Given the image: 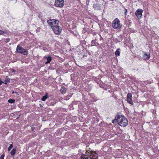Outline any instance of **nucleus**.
Here are the masks:
<instances>
[{"mask_svg": "<svg viewBox=\"0 0 159 159\" xmlns=\"http://www.w3.org/2000/svg\"><path fill=\"white\" fill-rule=\"evenodd\" d=\"M119 116L118 124L122 127L126 126L128 125V121L126 118L122 115H119Z\"/></svg>", "mask_w": 159, "mask_h": 159, "instance_id": "nucleus-1", "label": "nucleus"}, {"mask_svg": "<svg viewBox=\"0 0 159 159\" xmlns=\"http://www.w3.org/2000/svg\"><path fill=\"white\" fill-rule=\"evenodd\" d=\"M112 25L113 28L117 30H120L122 27V25L120 23V20L117 18L113 21Z\"/></svg>", "mask_w": 159, "mask_h": 159, "instance_id": "nucleus-2", "label": "nucleus"}, {"mask_svg": "<svg viewBox=\"0 0 159 159\" xmlns=\"http://www.w3.org/2000/svg\"><path fill=\"white\" fill-rule=\"evenodd\" d=\"M16 50L18 52L24 55H26L28 53L27 50L24 49L22 47L19 45L17 46Z\"/></svg>", "mask_w": 159, "mask_h": 159, "instance_id": "nucleus-3", "label": "nucleus"}, {"mask_svg": "<svg viewBox=\"0 0 159 159\" xmlns=\"http://www.w3.org/2000/svg\"><path fill=\"white\" fill-rule=\"evenodd\" d=\"M52 28L54 33L57 34H59L62 30L61 27L57 25L52 26Z\"/></svg>", "mask_w": 159, "mask_h": 159, "instance_id": "nucleus-4", "label": "nucleus"}, {"mask_svg": "<svg viewBox=\"0 0 159 159\" xmlns=\"http://www.w3.org/2000/svg\"><path fill=\"white\" fill-rule=\"evenodd\" d=\"M89 159H98V154L95 151H91L90 154H88Z\"/></svg>", "mask_w": 159, "mask_h": 159, "instance_id": "nucleus-5", "label": "nucleus"}, {"mask_svg": "<svg viewBox=\"0 0 159 159\" xmlns=\"http://www.w3.org/2000/svg\"><path fill=\"white\" fill-rule=\"evenodd\" d=\"M47 22L51 26L52 28V26H54H54L57 25L56 24L58 23L59 21L58 20L50 19L48 20Z\"/></svg>", "mask_w": 159, "mask_h": 159, "instance_id": "nucleus-6", "label": "nucleus"}, {"mask_svg": "<svg viewBox=\"0 0 159 159\" xmlns=\"http://www.w3.org/2000/svg\"><path fill=\"white\" fill-rule=\"evenodd\" d=\"M64 0H56L55 5L57 7H62L64 6Z\"/></svg>", "mask_w": 159, "mask_h": 159, "instance_id": "nucleus-7", "label": "nucleus"}, {"mask_svg": "<svg viewBox=\"0 0 159 159\" xmlns=\"http://www.w3.org/2000/svg\"><path fill=\"white\" fill-rule=\"evenodd\" d=\"M143 12L142 9H138L135 12V14L139 19H140L142 16V13Z\"/></svg>", "mask_w": 159, "mask_h": 159, "instance_id": "nucleus-8", "label": "nucleus"}, {"mask_svg": "<svg viewBox=\"0 0 159 159\" xmlns=\"http://www.w3.org/2000/svg\"><path fill=\"white\" fill-rule=\"evenodd\" d=\"M127 102L130 104L133 105L134 103L132 100V94L130 93H129L127 96Z\"/></svg>", "mask_w": 159, "mask_h": 159, "instance_id": "nucleus-9", "label": "nucleus"}, {"mask_svg": "<svg viewBox=\"0 0 159 159\" xmlns=\"http://www.w3.org/2000/svg\"><path fill=\"white\" fill-rule=\"evenodd\" d=\"M150 54L149 53L145 52L143 56V58L145 60H148L150 57Z\"/></svg>", "mask_w": 159, "mask_h": 159, "instance_id": "nucleus-10", "label": "nucleus"}, {"mask_svg": "<svg viewBox=\"0 0 159 159\" xmlns=\"http://www.w3.org/2000/svg\"><path fill=\"white\" fill-rule=\"evenodd\" d=\"M64 131V129L63 128H60L59 129H58L56 132V134L57 135H61L63 131Z\"/></svg>", "mask_w": 159, "mask_h": 159, "instance_id": "nucleus-11", "label": "nucleus"}, {"mask_svg": "<svg viewBox=\"0 0 159 159\" xmlns=\"http://www.w3.org/2000/svg\"><path fill=\"white\" fill-rule=\"evenodd\" d=\"M96 82L98 84H99L100 87L103 88L104 86V84L103 83L102 80H95Z\"/></svg>", "mask_w": 159, "mask_h": 159, "instance_id": "nucleus-12", "label": "nucleus"}, {"mask_svg": "<svg viewBox=\"0 0 159 159\" xmlns=\"http://www.w3.org/2000/svg\"><path fill=\"white\" fill-rule=\"evenodd\" d=\"M45 58L47 60V61L45 63V64L46 65L50 63L52 60V57L50 56L45 57Z\"/></svg>", "mask_w": 159, "mask_h": 159, "instance_id": "nucleus-13", "label": "nucleus"}, {"mask_svg": "<svg viewBox=\"0 0 159 159\" xmlns=\"http://www.w3.org/2000/svg\"><path fill=\"white\" fill-rule=\"evenodd\" d=\"M93 7L95 9L97 10L101 9V6L98 3L94 4L93 5Z\"/></svg>", "mask_w": 159, "mask_h": 159, "instance_id": "nucleus-14", "label": "nucleus"}, {"mask_svg": "<svg viewBox=\"0 0 159 159\" xmlns=\"http://www.w3.org/2000/svg\"><path fill=\"white\" fill-rule=\"evenodd\" d=\"M119 115L118 114L115 116V119L114 120H112V123H117L118 124V119H119Z\"/></svg>", "mask_w": 159, "mask_h": 159, "instance_id": "nucleus-15", "label": "nucleus"}, {"mask_svg": "<svg viewBox=\"0 0 159 159\" xmlns=\"http://www.w3.org/2000/svg\"><path fill=\"white\" fill-rule=\"evenodd\" d=\"M48 98V93H46L45 95L42 96L41 100L43 101H45L46 99Z\"/></svg>", "mask_w": 159, "mask_h": 159, "instance_id": "nucleus-16", "label": "nucleus"}, {"mask_svg": "<svg viewBox=\"0 0 159 159\" xmlns=\"http://www.w3.org/2000/svg\"><path fill=\"white\" fill-rule=\"evenodd\" d=\"M67 89L65 88L64 87H61V89L60 91L61 93L62 94H64L66 93V91Z\"/></svg>", "mask_w": 159, "mask_h": 159, "instance_id": "nucleus-17", "label": "nucleus"}, {"mask_svg": "<svg viewBox=\"0 0 159 159\" xmlns=\"http://www.w3.org/2000/svg\"><path fill=\"white\" fill-rule=\"evenodd\" d=\"M9 72L12 75L15 74V72H16V71L13 69H9Z\"/></svg>", "mask_w": 159, "mask_h": 159, "instance_id": "nucleus-18", "label": "nucleus"}, {"mask_svg": "<svg viewBox=\"0 0 159 159\" xmlns=\"http://www.w3.org/2000/svg\"><path fill=\"white\" fill-rule=\"evenodd\" d=\"M7 129V128H5V127H4V128H3V129H2V132H3V131H4V130L5 131V133L3 132V134L4 135H6L8 133V131Z\"/></svg>", "mask_w": 159, "mask_h": 159, "instance_id": "nucleus-19", "label": "nucleus"}, {"mask_svg": "<svg viewBox=\"0 0 159 159\" xmlns=\"http://www.w3.org/2000/svg\"><path fill=\"white\" fill-rule=\"evenodd\" d=\"M16 149L15 148H13L11 151L10 154L11 155L13 156L16 154Z\"/></svg>", "mask_w": 159, "mask_h": 159, "instance_id": "nucleus-20", "label": "nucleus"}, {"mask_svg": "<svg viewBox=\"0 0 159 159\" xmlns=\"http://www.w3.org/2000/svg\"><path fill=\"white\" fill-rule=\"evenodd\" d=\"M120 48H118L117 49V50L115 52V55L117 56H119L120 55Z\"/></svg>", "mask_w": 159, "mask_h": 159, "instance_id": "nucleus-21", "label": "nucleus"}, {"mask_svg": "<svg viewBox=\"0 0 159 159\" xmlns=\"http://www.w3.org/2000/svg\"><path fill=\"white\" fill-rule=\"evenodd\" d=\"M143 96L145 98H148V99H150L151 98V95L148 93H144Z\"/></svg>", "mask_w": 159, "mask_h": 159, "instance_id": "nucleus-22", "label": "nucleus"}, {"mask_svg": "<svg viewBox=\"0 0 159 159\" xmlns=\"http://www.w3.org/2000/svg\"><path fill=\"white\" fill-rule=\"evenodd\" d=\"M15 100L14 99L10 98L8 100V102L10 103H13L15 102Z\"/></svg>", "mask_w": 159, "mask_h": 159, "instance_id": "nucleus-23", "label": "nucleus"}, {"mask_svg": "<svg viewBox=\"0 0 159 159\" xmlns=\"http://www.w3.org/2000/svg\"><path fill=\"white\" fill-rule=\"evenodd\" d=\"M81 153H82V156L81 157L82 158H83L84 159L85 158L86 159H87V158L86 157L87 155V154H84V153L83 152H81Z\"/></svg>", "mask_w": 159, "mask_h": 159, "instance_id": "nucleus-24", "label": "nucleus"}, {"mask_svg": "<svg viewBox=\"0 0 159 159\" xmlns=\"http://www.w3.org/2000/svg\"><path fill=\"white\" fill-rule=\"evenodd\" d=\"M12 144L10 145L8 148V151H10L13 147V143L12 142Z\"/></svg>", "mask_w": 159, "mask_h": 159, "instance_id": "nucleus-25", "label": "nucleus"}, {"mask_svg": "<svg viewBox=\"0 0 159 159\" xmlns=\"http://www.w3.org/2000/svg\"><path fill=\"white\" fill-rule=\"evenodd\" d=\"M157 148H152V149L154 153H156L158 151Z\"/></svg>", "mask_w": 159, "mask_h": 159, "instance_id": "nucleus-26", "label": "nucleus"}, {"mask_svg": "<svg viewBox=\"0 0 159 159\" xmlns=\"http://www.w3.org/2000/svg\"><path fill=\"white\" fill-rule=\"evenodd\" d=\"M78 80H73L72 83L75 85L79 84V82H77Z\"/></svg>", "mask_w": 159, "mask_h": 159, "instance_id": "nucleus-27", "label": "nucleus"}, {"mask_svg": "<svg viewBox=\"0 0 159 159\" xmlns=\"http://www.w3.org/2000/svg\"><path fill=\"white\" fill-rule=\"evenodd\" d=\"M96 44V41L94 40H92L91 42V46H93L95 45Z\"/></svg>", "mask_w": 159, "mask_h": 159, "instance_id": "nucleus-28", "label": "nucleus"}, {"mask_svg": "<svg viewBox=\"0 0 159 159\" xmlns=\"http://www.w3.org/2000/svg\"><path fill=\"white\" fill-rule=\"evenodd\" d=\"M51 82L50 80H48V81L45 82V84L46 85H50Z\"/></svg>", "mask_w": 159, "mask_h": 159, "instance_id": "nucleus-29", "label": "nucleus"}, {"mask_svg": "<svg viewBox=\"0 0 159 159\" xmlns=\"http://www.w3.org/2000/svg\"><path fill=\"white\" fill-rule=\"evenodd\" d=\"M30 127H31V131L33 132H34V130L35 129V128L34 127L33 125H30Z\"/></svg>", "mask_w": 159, "mask_h": 159, "instance_id": "nucleus-30", "label": "nucleus"}, {"mask_svg": "<svg viewBox=\"0 0 159 159\" xmlns=\"http://www.w3.org/2000/svg\"><path fill=\"white\" fill-rule=\"evenodd\" d=\"M56 104L54 102H51L48 103V105L50 106H53Z\"/></svg>", "mask_w": 159, "mask_h": 159, "instance_id": "nucleus-31", "label": "nucleus"}, {"mask_svg": "<svg viewBox=\"0 0 159 159\" xmlns=\"http://www.w3.org/2000/svg\"><path fill=\"white\" fill-rule=\"evenodd\" d=\"M5 156V154L4 152L2 154V155L0 157V159H4V157Z\"/></svg>", "mask_w": 159, "mask_h": 159, "instance_id": "nucleus-32", "label": "nucleus"}, {"mask_svg": "<svg viewBox=\"0 0 159 159\" xmlns=\"http://www.w3.org/2000/svg\"><path fill=\"white\" fill-rule=\"evenodd\" d=\"M3 82V83L7 84L10 82V80H5V81Z\"/></svg>", "mask_w": 159, "mask_h": 159, "instance_id": "nucleus-33", "label": "nucleus"}, {"mask_svg": "<svg viewBox=\"0 0 159 159\" xmlns=\"http://www.w3.org/2000/svg\"><path fill=\"white\" fill-rule=\"evenodd\" d=\"M112 97H113L114 98H115V99H117V96L116 95H115L114 93H113L112 95Z\"/></svg>", "mask_w": 159, "mask_h": 159, "instance_id": "nucleus-34", "label": "nucleus"}, {"mask_svg": "<svg viewBox=\"0 0 159 159\" xmlns=\"http://www.w3.org/2000/svg\"><path fill=\"white\" fill-rule=\"evenodd\" d=\"M90 152H85V153L84 154H87V156H86V157H87V159H89V156H88L89 155L88 154H90Z\"/></svg>", "mask_w": 159, "mask_h": 159, "instance_id": "nucleus-35", "label": "nucleus"}, {"mask_svg": "<svg viewBox=\"0 0 159 159\" xmlns=\"http://www.w3.org/2000/svg\"><path fill=\"white\" fill-rule=\"evenodd\" d=\"M99 118H96L94 120V121L95 123H98L99 122Z\"/></svg>", "mask_w": 159, "mask_h": 159, "instance_id": "nucleus-36", "label": "nucleus"}, {"mask_svg": "<svg viewBox=\"0 0 159 159\" xmlns=\"http://www.w3.org/2000/svg\"><path fill=\"white\" fill-rule=\"evenodd\" d=\"M127 14V9L126 8H125V12L124 14L125 16H126Z\"/></svg>", "mask_w": 159, "mask_h": 159, "instance_id": "nucleus-37", "label": "nucleus"}, {"mask_svg": "<svg viewBox=\"0 0 159 159\" xmlns=\"http://www.w3.org/2000/svg\"><path fill=\"white\" fill-rule=\"evenodd\" d=\"M36 135H37L36 134L34 133L31 134V137L34 138V137H36Z\"/></svg>", "mask_w": 159, "mask_h": 159, "instance_id": "nucleus-38", "label": "nucleus"}, {"mask_svg": "<svg viewBox=\"0 0 159 159\" xmlns=\"http://www.w3.org/2000/svg\"><path fill=\"white\" fill-rule=\"evenodd\" d=\"M4 33H5V32L2 30H0V35H2Z\"/></svg>", "mask_w": 159, "mask_h": 159, "instance_id": "nucleus-39", "label": "nucleus"}, {"mask_svg": "<svg viewBox=\"0 0 159 159\" xmlns=\"http://www.w3.org/2000/svg\"><path fill=\"white\" fill-rule=\"evenodd\" d=\"M114 41L116 42V43H117V42H120V41H119L118 40V39H116V38H115L114 39Z\"/></svg>", "mask_w": 159, "mask_h": 159, "instance_id": "nucleus-40", "label": "nucleus"}, {"mask_svg": "<svg viewBox=\"0 0 159 159\" xmlns=\"http://www.w3.org/2000/svg\"><path fill=\"white\" fill-rule=\"evenodd\" d=\"M70 126L73 128H75V124H72L70 125Z\"/></svg>", "mask_w": 159, "mask_h": 159, "instance_id": "nucleus-41", "label": "nucleus"}, {"mask_svg": "<svg viewBox=\"0 0 159 159\" xmlns=\"http://www.w3.org/2000/svg\"><path fill=\"white\" fill-rule=\"evenodd\" d=\"M9 41H10L9 39H6L5 41H6V43H8V42Z\"/></svg>", "mask_w": 159, "mask_h": 159, "instance_id": "nucleus-42", "label": "nucleus"}, {"mask_svg": "<svg viewBox=\"0 0 159 159\" xmlns=\"http://www.w3.org/2000/svg\"><path fill=\"white\" fill-rule=\"evenodd\" d=\"M67 97H71V96H72V94H68V95H67Z\"/></svg>", "mask_w": 159, "mask_h": 159, "instance_id": "nucleus-43", "label": "nucleus"}, {"mask_svg": "<svg viewBox=\"0 0 159 159\" xmlns=\"http://www.w3.org/2000/svg\"><path fill=\"white\" fill-rule=\"evenodd\" d=\"M3 82L2 81V80H0V86L2 85Z\"/></svg>", "mask_w": 159, "mask_h": 159, "instance_id": "nucleus-44", "label": "nucleus"}, {"mask_svg": "<svg viewBox=\"0 0 159 159\" xmlns=\"http://www.w3.org/2000/svg\"><path fill=\"white\" fill-rule=\"evenodd\" d=\"M20 116V115H18L17 116V117L16 118V119H18L19 118Z\"/></svg>", "mask_w": 159, "mask_h": 159, "instance_id": "nucleus-45", "label": "nucleus"}, {"mask_svg": "<svg viewBox=\"0 0 159 159\" xmlns=\"http://www.w3.org/2000/svg\"><path fill=\"white\" fill-rule=\"evenodd\" d=\"M48 129V128H45L44 129V132L45 131H47Z\"/></svg>", "mask_w": 159, "mask_h": 159, "instance_id": "nucleus-46", "label": "nucleus"}, {"mask_svg": "<svg viewBox=\"0 0 159 159\" xmlns=\"http://www.w3.org/2000/svg\"><path fill=\"white\" fill-rule=\"evenodd\" d=\"M15 93L16 94L18 95H19V94H18V93L16 92H15Z\"/></svg>", "mask_w": 159, "mask_h": 159, "instance_id": "nucleus-47", "label": "nucleus"}, {"mask_svg": "<svg viewBox=\"0 0 159 159\" xmlns=\"http://www.w3.org/2000/svg\"><path fill=\"white\" fill-rule=\"evenodd\" d=\"M144 82L145 83H147L148 82V80H145L144 81Z\"/></svg>", "mask_w": 159, "mask_h": 159, "instance_id": "nucleus-48", "label": "nucleus"}, {"mask_svg": "<svg viewBox=\"0 0 159 159\" xmlns=\"http://www.w3.org/2000/svg\"><path fill=\"white\" fill-rule=\"evenodd\" d=\"M81 151H82V152L83 151H81V150H79V152H81Z\"/></svg>", "mask_w": 159, "mask_h": 159, "instance_id": "nucleus-49", "label": "nucleus"}, {"mask_svg": "<svg viewBox=\"0 0 159 159\" xmlns=\"http://www.w3.org/2000/svg\"><path fill=\"white\" fill-rule=\"evenodd\" d=\"M148 101H149V100ZM146 103H149V102H148V101H147V102H146Z\"/></svg>", "mask_w": 159, "mask_h": 159, "instance_id": "nucleus-50", "label": "nucleus"}, {"mask_svg": "<svg viewBox=\"0 0 159 159\" xmlns=\"http://www.w3.org/2000/svg\"><path fill=\"white\" fill-rule=\"evenodd\" d=\"M67 127L68 128H66V129H69V127L67 126Z\"/></svg>", "mask_w": 159, "mask_h": 159, "instance_id": "nucleus-51", "label": "nucleus"}, {"mask_svg": "<svg viewBox=\"0 0 159 159\" xmlns=\"http://www.w3.org/2000/svg\"><path fill=\"white\" fill-rule=\"evenodd\" d=\"M155 112L154 111V110H153L152 113L154 114Z\"/></svg>", "mask_w": 159, "mask_h": 159, "instance_id": "nucleus-52", "label": "nucleus"}, {"mask_svg": "<svg viewBox=\"0 0 159 159\" xmlns=\"http://www.w3.org/2000/svg\"><path fill=\"white\" fill-rule=\"evenodd\" d=\"M15 92H14V91H13L12 92V94H13L14 93H15Z\"/></svg>", "mask_w": 159, "mask_h": 159, "instance_id": "nucleus-53", "label": "nucleus"}, {"mask_svg": "<svg viewBox=\"0 0 159 159\" xmlns=\"http://www.w3.org/2000/svg\"><path fill=\"white\" fill-rule=\"evenodd\" d=\"M121 133H122L121 130V132H120V133L119 132V133H118V134H121Z\"/></svg>", "mask_w": 159, "mask_h": 159, "instance_id": "nucleus-54", "label": "nucleus"}, {"mask_svg": "<svg viewBox=\"0 0 159 159\" xmlns=\"http://www.w3.org/2000/svg\"><path fill=\"white\" fill-rule=\"evenodd\" d=\"M5 80H10V79L9 78H7V79H5Z\"/></svg>", "mask_w": 159, "mask_h": 159, "instance_id": "nucleus-55", "label": "nucleus"}, {"mask_svg": "<svg viewBox=\"0 0 159 159\" xmlns=\"http://www.w3.org/2000/svg\"><path fill=\"white\" fill-rule=\"evenodd\" d=\"M109 0V1H113L114 0Z\"/></svg>", "mask_w": 159, "mask_h": 159, "instance_id": "nucleus-56", "label": "nucleus"}, {"mask_svg": "<svg viewBox=\"0 0 159 159\" xmlns=\"http://www.w3.org/2000/svg\"><path fill=\"white\" fill-rule=\"evenodd\" d=\"M94 34H96V33H95V32H94Z\"/></svg>", "mask_w": 159, "mask_h": 159, "instance_id": "nucleus-57", "label": "nucleus"}, {"mask_svg": "<svg viewBox=\"0 0 159 159\" xmlns=\"http://www.w3.org/2000/svg\"><path fill=\"white\" fill-rule=\"evenodd\" d=\"M104 2V0H102Z\"/></svg>", "mask_w": 159, "mask_h": 159, "instance_id": "nucleus-58", "label": "nucleus"}, {"mask_svg": "<svg viewBox=\"0 0 159 159\" xmlns=\"http://www.w3.org/2000/svg\"><path fill=\"white\" fill-rule=\"evenodd\" d=\"M159 152V151L158 150Z\"/></svg>", "mask_w": 159, "mask_h": 159, "instance_id": "nucleus-59", "label": "nucleus"}]
</instances>
